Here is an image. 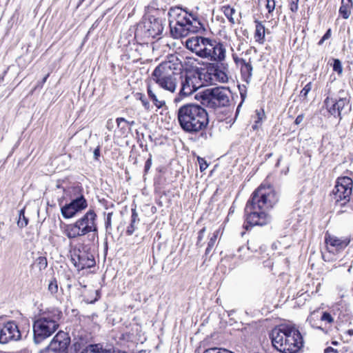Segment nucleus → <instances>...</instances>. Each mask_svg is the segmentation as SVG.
<instances>
[{
    "label": "nucleus",
    "instance_id": "obj_1",
    "mask_svg": "<svg viewBox=\"0 0 353 353\" xmlns=\"http://www.w3.org/2000/svg\"><path fill=\"white\" fill-rule=\"evenodd\" d=\"M279 201V196L270 185L261 184L251 194L245 207L244 228L249 230L255 225H265L271 221L268 210Z\"/></svg>",
    "mask_w": 353,
    "mask_h": 353
},
{
    "label": "nucleus",
    "instance_id": "obj_2",
    "mask_svg": "<svg viewBox=\"0 0 353 353\" xmlns=\"http://www.w3.org/2000/svg\"><path fill=\"white\" fill-rule=\"evenodd\" d=\"M179 125L186 133L196 134L204 131L209 124L206 110L194 103L181 105L176 111Z\"/></svg>",
    "mask_w": 353,
    "mask_h": 353
},
{
    "label": "nucleus",
    "instance_id": "obj_3",
    "mask_svg": "<svg viewBox=\"0 0 353 353\" xmlns=\"http://www.w3.org/2000/svg\"><path fill=\"white\" fill-rule=\"evenodd\" d=\"M169 26L172 36L175 39L185 37L190 33L203 29V25L196 14L188 12L180 7L169 10Z\"/></svg>",
    "mask_w": 353,
    "mask_h": 353
},
{
    "label": "nucleus",
    "instance_id": "obj_4",
    "mask_svg": "<svg viewBox=\"0 0 353 353\" xmlns=\"http://www.w3.org/2000/svg\"><path fill=\"white\" fill-rule=\"evenodd\" d=\"M179 63L165 61L159 64L151 74L152 80L158 86L171 93L175 92L181 73L179 72Z\"/></svg>",
    "mask_w": 353,
    "mask_h": 353
},
{
    "label": "nucleus",
    "instance_id": "obj_5",
    "mask_svg": "<svg viewBox=\"0 0 353 353\" xmlns=\"http://www.w3.org/2000/svg\"><path fill=\"white\" fill-rule=\"evenodd\" d=\"M62 312L57 308L52 309L40 316L33 323V341L39 345L56 332L59 326Z\"/></svg>",
    "mask_w": 353,
    "mask_h": 353
},
{
    "label": "nucleus",
    "instance_id": "obj_6",
    "mask_svg": "<svg viewBox=\"0 0 353 353\" xmlns=\"http://www.w3.org/2000/svg\"><path fill=\"white\" fill-rule=\"evenodd\" d=\"M230 91L224 87H215L204 90L201 96L203 105L212 109L230 105Z\"/></svg>",
    "mask_w": 353,
    "mask_h": 353
},
{
    "label": "nucleus",
    "instance_id": "obj_7",
    "mask_svg": "<svg viewBox=\"0 0 353 353\" xmlns=\"http://www.w3.org/2000/svg\"><path fill=\"white\" fill-rule=\"evenodd\" d=\"M353 180L349 176H339L330 194L335 205L345 207L350 200L352 193Z\"/></svg>",
    "mask_w": 353,
    "mask_h": 353
},
{
    "label": "nucleus",
    "instance_id": "obj_8",
    "mask_svg": "<svg viewBox=\"0 0 353 353\" xmlns=\"http://www.w3.org/2000/svg\"><path fill=\"white\" fill-rule=\"evenodd\" d=\"M339 96L335 98L327 97L325 101V105L328 112L338 118L339 121L342 119V114H348L351 110L350 97L341 90L339 92Z\"/></svg>",
    "mask_w": 353,
    "mask_h": 353
},
{
    "label": "nucleus",
    "instance_id": "obj_9",
    "mask_svg": "<svg viewBox=\"0 0 353 353\" xmlns=\"http://www.w3.org/2000/svg\"><path fill=\"white\" fill-rule=\"evenodd\" d=\"M215 40H212L203 37L195 36L189 38L186 42L188 49L195 52L196 55L201 58L208 59L212 55V50Z\"/></svg>",
    "mask_w": 353,
    "mask_h": 353
},
{
    "label": "nucleus",
    "instance_id": "obj_10",
    "mask_svg": "<svg viewBox=\"0 0 353 353\" xmlns=\"http://www.w3.org/2000/svg\"><path fill=\"white\" fill-rule=\"evenodd\" d=\"M70 339L66 332H59L50 344L39 353H68Z\"/></svg>",
    "mask_w": 353,
    "mask_h": 353
},
{
    "label": "nucleus",
    "instance_id": "obj_11",
    "mask_svg": "<svg viewBox=\"0 0 353 353\" xmlns=\"http://www.w3.org/2000/svg\"><path fill=\"white\" fill-rule=\"evenodd\" d=\"M97 218V215L94 210H89L83 216L76 221L84 235L92 232L93 239L98 237Z\"/></svg>",
    "mask_w": 353,
    "mask_h": 353
},
{
    "label": "nucleus",
    "instance_id": "obj_12",
    "mask_svg": "<svg viewBox=\"0 0 353 353\" xmlns=\"http://www.w3.org/2000/svg\"><path fill=\"white\" fill-rule=\"evenodd\" d=\"M303 338L299 331L290 326L285 344L283 345L282 353H296L303 346Z\"/></svg>",
    "mask_w": 353,
    "mask_h": 353
},
{
    "label": "nucleus",
    "instance_id": "obj_13",
    "mask_svg": "<svg viewBox=\"0 0 353 353\" xmlns=\"http://www.w3.org/2000/svg\"><path fill=\"white\" fill-rule=\"evenodd\" d=\"M71 261L78 270L90 268L95 265L94 256L85 250L74 249L71 254Z\"/></svg>",
    "mask_w": 353,
    "mask_h": 353
},
{
    "label": "nucleus",
    "instance_id": "obj_14",
    "mask_svg": "<svg viewBox=\"0 0 353 353\" xmlns=\"http://www.w3.org/2000/svg\"><path fill=\"white\" fill-rule=\"evenodd\" d=\"M87 207V200L81 193L76 198L72 199L69 203L61 207V212L65 219H70L74 217L77 213L85 210Z\"/></svg>",
    "mask_w": 353,
    "mask_h": 353
},
{
    "label": "nucleus",
    "instance_id": "obj_15",
    "mask_svg": "<svg viewBox=\"0 0 353 353\" xmlns=\"http://www.w3.org/2000/svg\"><path fill=\"white\" fill-rule=\"evenodd\" d=\"M325 243L329 252L339 253L347 247L350 243V238L338 237L326 232L325 235Z\"/></svg>",
    "mask_w": 353,
    "mask_h": 353
},
{
    "label": "nucleus",
    "instance_id": "obj_16",
    "mask_svg": "<svg viewBox=\"0 0 353 353\" xmlns=\"http://www.w3.org/2000/svg\"><path fill=\"white\" fill-rule=\"evenodd\" d=\"M21 338V332L14 321L5 323L0 330V343L2 344L8 343L10 341H18Z\"/></svg>",
    "mask_w": 353,
    "mask_h": 353
},
{
    "label": "nucleus",
    "instance_id": "obj_17",
    "mask_svg": "<svg viewBox=\"0 0 353 353\" xmlns=\"http://www.w3.org/2000/svg\"><path fill=\"white\" fill-rule=\"evenodd\" d=\"M196 80V77L195 76H189L188 74L183 76L181 74V78L179 79L181 88L179 95L174 100L175 103L181 101L183 97L190 96L198 89L199 86L194 83Z\"/></svg>",
    "mask_w": 353,
    "mask_h": 353
},
{
    "label": "nucleus",
    "instance_id": "obj_18",
    "mask_svg": "<svg viewBox=\"0 0 353 353\" xmlns=\"http://www.w3.org/2000/svg\"><path fill=\"white\" fill-rule=\"evenodd\" d=\"M290 326L281 325L274 328L270 334L272 345L278 351L282 350L285 344Z\"/></svg>",
    "mask_w": 353,
    "mask_h": 353
},
{
    "label": "nucleus",
    "instance_id": "obj_19",
    "mask_svg": "<svg viewBox=\"0 0 353 353\" xmlns=\"http://www.w3.org/2000/svg\"><path fill=\"white\" fill-rule=\"evenodd\" d=\"M208 70L219 82L226 83L228 81L229 69L227 63L223 62L211 63Z\"/></svg>",
    "mask_w": 353,
    "mask_h": 353
},
{
    "label": "nucleus",
    "instance_id": "obj_20",
    "mask_svg": "<svg viewBox=\"0 0 353 353\" xmlns=\"http://www.w3.org/2000/svg\"><path fill=\"white\" fill-rule=\"evenodd\" d=\"M144 27L147 30L148 35L153 38L159 36L163 30L162 20L154 16H150L148 18L145 22Z\"/></svg>",
    "mask_w": 353,
    "mask_h": 353
},
{
    "label": "nucleus",
    "instance_id": "obj_21",
    "mask_svg": "<svg viewBox=\"0 0 353 353\" xmlns=\"http://www.w3.org/2000/svg\"><path fill=\"white\" fill-rule=\"evenodd\" d=\"M212 50V55L209 56L208 59L217 62H223L226 57V48L223 43L215 40Z\"/></svg>",
    "mask_w": 353,
    "mask_h": 353
},
{
    "label": "nucleus",
    "instance_id": "obj_22",
    "mask_svg": "<svg viewBox=\"0 0 353 353\" xmlns=\"http://www.w3.org/2000/svg\"><path fill=\"white\" fill-rule=\"evenodd\" d=\"M147 93L149 99L158 109L163 108L165 105V101L159 94V91L152 88L150 85L147 86Z\"/></svg>",
    "mask_w": 353,
    "mask_h": 353
},
{
    "label": "nucleus",
    "instance_id": "obj_23",
    "mask_svg": "<svg viewBox=\"0 0 353 353\" xmlns=\"http://www.w3.org/2000/svg\"><path fill=\"white\" fill-rule=\"evenodd\" d=\"M63 234L70 239L85 236L76 221L74 223L66 225L63 230Z\"/></svg>",
    "mask_w": 353,
    "mask_h": 353
},
{
    "label": "nucleus",
    "instance_id": "obj_24",
    "mask_svg": "<svg viewBox=\"0 0 353 353\" xmlns=\"http://www.w3.org/2000/svg\"><path fill=\"white\" fill-rule=\"evenodd\" d=\"M81 353H125L115 348L103 349L100 344H94L88 345Z\"/></svg>",
    "mask_w": 353,
    "mask_h": 353
},
{
    "label": "nucleus",
    "instance_id": "obj_25",
    "mask_svg": "<svg viewBox=\"0 0 353 353\" xmlns=\"http://www.w3.org/2000/svg\"><path fill=\"white\" fill-rule=\"evenodd\" d=\"M252 66L250 62L245 61L241 65V73L245 81L248 82L252 75Z\"/></svg>",
    "mask_w": 353,
    "mask_h": 353
},
{
    "label": "nucleus",
    "instance_id": "obj_26",
    "mask_svg": "<svg viewBox=\"0 0 353 353\" xmlns=\"http://www.w3.org/2000/svg\"><path fill=\"white\" fill-rule=\"evenodd\" d=\"M255 39L260 43H263L265 39V27L261 22L256 21Z\"/></svg>",
    "mask_w": 353,
    "mask_h": 353
},
{
    "label": "nucleus",
    "instance_id": "obj_27",
    "mask_svg": "<svg viewBox=\"0 0 353 353\" xmlns=\"http://www.w3.org/2000/svg\"><path fill=\"white\" fill-rule=\"evenodd\" d=\"M351 0H347L345 3L344 0H342L341 6L339 8V13L343 19H348L350 15V7L352 6Z\"/></svg>",
    "mask_w": 353,
    "mask_h": 353
},
{
    "label": "nucleus",
    "instance_id": "obj_28",
    "mask_svg": "<svg viewBox=\"0 0 353 353\" xmlns=\"http://www.w3.org/2000/svg\"><path fill=\"white\" fill-rule=\"evenodd\" d=\"M222 10H223L225 16L229 20V21L232 23H234V19L233 18V15L236 12L235 9L230 7V6H224L222 7Z\"/></svg>",
    "mask_w": 353,
    "mask_h": 353
},
{
    "label": "nucleus",
    "instance_id": "obj_29",
    "mask_svg": "<svg viewBox=\"0 0 353 353\" xmlns=\"http://www.w3.org/2000/svg\"><path fill=\"white\" fill-rule=\"evenodd\" d=\"M28 219L25 216V209L24 208L21 209L19 211L17 225L19 228H23L26 227L28 225Z\"/></svg>",
    "mask_w": 353,
    "mask_h": 353
},
{
    "label": "nucleus",
    "instance_id": "obj_30",
    "mask_svg": "<svg viewBox=\"0 0 353 353\" xmlns=\"http://www.w3.org/2000/svg\"><path fill=\"white\" fill-rule=\"evenodd\" d=\"M332 68L339 75L343 73V66L341 61L339 59H333Z\"/></svg>",
    "mask_w": 353,
    "mask_h": 353
},
{
    "label": "nucleus",
    "instance_id": "obj_31",
    "mask_svg": "<svg viewBox=\"0 0 353 353\" xmlns=\"http://www.w3.org/2000/svg\"><path fill=\"white\" fill-rule=\"evenodd\" d=\"M48 289L52 294H55L58 292V283L56 279L50 281Z\"/></svg>",
    "mask_w": 353,
    "mask_h": 353
},
{
    "label": "nucleus",
    "instance_id": "obj_32",
    "mask_svg": "<svg viewBox=\"0 0 353 353\" xmlns=\"http://www.w3.org/2000/svg\"><path fill=\"white\" fill-rule=\"evenodd\" d=\"M312 82H309L308 83H307L304 86V88L302 89V90L301 91L300 97H303V99H305L307 98L308 93L312 90Z\"/></svg>",
    "mask_w": 353,
    "mask_h": 353
},
{
    "label": "nucleus",
    "instance_id": "obj_33",
    "mask_svg": "<svg viewBox=\"0 0 353 353\" xmlns=\"http://www.w3.org/2000/svg\"><path fill=\"white\" fill-rule=\"evenodd\" d=\"M204 353H234L228 350L222 348H209L205 350Z\"/></svg>",
    "mask_w": 353,
    "mask_h": 353
},
{
    "label": "nucleus",
    "instance_id": "obj_34",
    "mask_svg": "<svg viewBox=\"0 0 353 353\" xmlns=\"http://www.w3.org/2000/svg\"><path fill=\"white\" fill-rule=\"evenodd\" d=\"M37 263L39 267V269H45L48 265L47 259L44 256H39L37 259Z\"/></svg>",
    "mask_w": 353,
    "mask_h": 353
},
{
    "label": "nucleus",
    "instance_id": "obj_35",
    "mask_svg": "<svg viewBox=\"0 0 353 353\" xmlns=\"http://www.w3.org/2000/svg\"><path fill=\"white\" fill-rule=\"evenodd\" d=\"M112 212L108 213L105 221V226L107 231L112 230Z\"/></svg>",
    "mask_w": 353,
    "mask_h": 353
},
{
    "label": "nucleus",
    "instance_id": "obj_36",
    "mask_svg": "<svg viewBox=\"0 0 353 353\" xmlns=\"http://www.w3.org/2000/svg\"><path fill=\"white\" fill-rule=\"evenodd\" d=\"M266 8L268 9V14H271L275 9L276 3L275 0H266Z\"/></svg>",
    "mask_w": 353,
    "mask_h": 353
},
{
    "label": "nucleus",
    "instance_id": "obj_37",
    "mask_svg": "<svg viewBox=\"0 0 353 353\" xmlns=\"http://www.w3.org/2000/svg\"><path fill=\"white\" fill-rule=\"evenodd\" d=\"M321 320L323 321H326L329 323H331L334 321V319L333 317L332 316V315L327 312H324L321 317Z\"/></svg>",
    "mask_w": 353,
    "mask_h": 353
},
{
    "label": "nucleus",
    "instance_id": "obj_38",
    "mask_svg": "<svg viewBox=\"0 0 353 353\" xmlns=\"http://www.w3.org/2000/svg\"><path fill=\"white\" fill-rule=\"evenodd\" d=\"M197 161L199 164L200 170L201 172L205 170L208 166L206 161L203 158L199 157L197 158Z\"/></svg>",
    "mask_w": 353,
    "mask_h": 353
},
{
    "label": "nucleus",
    "instance_id": "obj_39",
    "mask_svg": "<svg viewBox=\"0 0 353 353\" xmlns=\"http://www.w3.org/2000/svg\"><path fill=\"white\" fill-rule=\"evenodd\" d=\"M299 1V0H290V9L292 12H296L298 10Z\"/></svg>",
    "mask_w": 353,
    "mask_h": 353
},
{
    "label": "nucleus",
    "instance_id": "obj_40",
    "mask_svg": "<svg viewBox=\"0 0 353 353\" xmlns=\"http://www.w3.org/2000/svg\"><path fill=\"white\" fill-rule=\"evenodd\" d=\"M116 122H117V126L119 128L121 127V122H125V123H128L130 125H134L135 124V122L134 121H129L126 120L125 119H124L123 117L117 118L116 119Z\"/></svg>",
    "mask_w": 353,
    "mask_h": 353
},
{
    "label": "nucleus",
    "instance_id": "obj_41",
    "mask_svg": "<svg viewBox=\"0 0 353 353\" xmlns=\"http://www.w3.org/2000/svg\"><path fill=\"white\" fill-rule=\"evenodd\" d=\"M139 94L140 95L139 99L141 101L142 104L144 106V108L147 110L150 109V103L145 99V96L141 93H139Z\"/></svg>",
    "mask_w": 353,
    "mask_h": 353
},
{
    "label": "nucleus",
    "instance_id": "obj_42",
    "mask_svg": "<svg viewBox=\"0 0 353 353\" xmlns=\"http://www.w3.org/2000/svg\"><path fill=\"white\" fill-rule=\"evenodd\" d=\"M217 234H218V231L214 232L212 236L210 237V241H208V247L213 248V247L214 246L215 242L216 241V239H217Z\"/></svg>",
    "mask_w": 353,
    "mask_h": 353
},
{
    "label": "nucleus",
    "instance_id": "obj_43",
    "mask_svg": "<svg viewBox=\"0 0 353 353\" xmlns=\"http://www.w3.org/2000/svg\"><path fill=\"white\" fill-rule=\"evenodd\" d=\"M331 37V29H328L321 39L319 41L318 45L321 46L325 40H327Z\"/></svg>",
    "mask_w": 353,
    "mask_h": 353
},
{
    "label": "nucleus",
    "instance_id": "obj_44",
    "mask_svg": "<svg viewBox=\"0 0 353 353\" xmlns=\"http://www.w3.org/2000/svg\"><path fill=\"white\" fill-rule=\"evenodd\" d=\"M139 221L138 213L137 212L136 209H132L131 222H132V223H135Z\"/></svg>",
    "mask_w": 353,
    "mask_h": 353
},
{
    "label": "nucleus",
    "instance_id": "obj_45",
    "mask_svg": "<svg viewBox=\"0 0 353 353\" xmlns=\"http://www.w3.org/2000/svg\"><path fill=\"white\" fill-rule=\"evenodd\" d=\"M152 165V156L150 155L149 159L145 161L144 166V172L147 173L148 170L150 169Z\"/></svg>",
    "mask_w": 353,
    "mask_h": 353
},
{
    "label": "nucleus",
    "instance_id": "obj_46",
    "mask_svg": "<svg viewBox=\"0 0 353 353\" xmlns=\"http://www.w3.org/2000/svg\"><path fill=\"white\" fill-rule=\"evenodd\" d=\"M205 232V228H203L199 232V234H198V238H197V242H196V245H199L200 243V242L202 241L203 236H204V233Z\"/></svg>",
    "mask_w": 353,
    "mask_h": 353
},
{
    "label": "nucleus",
    "instance_id": "obj_47",
    "mask_svg": "<svg viewBox=\"0 0 353 353\" xmlns=\"http://www.w3.org/2000/svg\"><path fill=\"white\" fill-rule=\"evenodd\" d=\"M135 230L134 223H130V225L127 228L126 234L130 236L133 234Z\"/></svg>",
    "mask_w": 353,
    "mask_h": 353
},
{
    "label": "nucleus",
    "instance_id": "obj_48",
    "mask_svg": "<svg viewBox=\"0 0 353 353\" xmlns=\"http://www.w3.org/2000/svg\"><path fill=\"white\" fill-rule=\"evenodd\" d=\"M233 59L236 65H243L246 61L243 59L239 58L235 55H233Z\"/></svg>",
    "mask_w": 353,
    "mask_h": 353
},
{
    "label": "nucleus",
    "instance_id": "obj_49",
    "mask_svg": "<svg viewBox=\"0 0 353 353\" xmlns=\"http://www.w3.org/2000/svg\"><path fill=\"white\" fill-rule=\"evenodd\" d=\"M303 119H304V115L303 114L298 115L294 121L295 124L296 125L300 124L301 123L303 122Z\"/></svg>",
    "mask_w": 353,
    "mask_h": 353
},
{
    "label": "nucleus",
    "instance_id": "obj_50",
    "mask_svg": "<svg viewBox=\"0 0 353 353\" xmlns=\"http://www.w3.org/2000/svg\"><path fill=\"white\" fill-rule=\"evenodd\" d=\"M94 158L95 160H98L100 157V146H97L93 152Z\"/></svg>",
    "mask_w": 353,
    "mask_h": 353
},
{
    "label": "nucleus",
    "instance_id": "obj_51",
    "mask_svg": "<svg viewBox=\"0 0 353 353\" xmlns=\"http://www.w3.org/2000/svg\"><path fill=\"white\" fill-rule=\"evenodd\" d=\"M324 352L325 353H330V352L339 353V351L336 349H334L332 347H327L325 349Z\"/></svg>",
    "mask_w": 353,
    "mask_h": 353
},
{
    "label": "nucleus",
    "instance_id": "obj_52",
    "mask_svg": "<svg viewBox=\"0 0 353 353\" xmlns=\"http://www.w3.org/2000/svg\"><path fill=\"white\" fill-rule=\"evenodd\" d=\"M49 73L47 74L44 77L43 79H42L41 82V86H42L47 81V79L49 77Z\"/></svg>",
    "mask_w": 353,
    "mask_h": 353
},
{
    "label": "nucleus",
    "instance_id": "obj_53",
    "mask_svg": "<svg viewBox=\"0 0 353 353\" xmlns=\"http://www.w3.org/2000/svg\"><path fill=\"white\" fill-rule=\"evenodd\" d=\"M112 123V119H109L108 121H107V128L109 129V130H111L112 128H113V125H111L110 124Z\"/></svg>",
    "mask_w": 353,
    "mask_h": 353
},
{
    "label": "nucleus",
    "instance_id": "obj_54",
    "mask_svg": "<svg viewBox=\"0 0 353 353\" xmlns=\"http://www.w3.org/2000/svg\"><path fill=\"white\" fill-rule=\"evenodd\" d=\"M112 123V119H109L108 121H107V128L109 129V130H111L112 128H113V125H111L110 124Z\"/></svg>",
    "mask_w": 353,
    "mask_h": 353
},
{
    "label": "nucleus",
    "instance_id": "obj_55",
    "mask_svg": "<svg viewBox=\"0 0 353 353\" xmlns=\"http://www.w3.org/2000/svg\"><path fill=\"white\" fill-rule=\"evenodd\" d=\"M263 113H261L257 111V115H258V119L259 121L257 122H259V121H261L262 119V116H263Z\"/></svg>",
    "mask_w": 353,
    "mask_h": 353
},
{
    "label": "nucleus",
    "instance_id": "obj_56",
    "mask_svg": "<svg viewBox=\"0 0 353 353\" xmlns=\"http://www.w3.org/2000/svg\"><path fill=\"white\" fill-rule=\"evenodd\" d=\"M212 248H210L208 246L205 250V255H208L210 253V252L212 250Z\"/></svg>",
    "mask_w": 353,
    "mask_h": 353
},
{
    "label": "nucleus",
    "instance_id": "obj_57",
    "mask_svg": "<svg viewBox=\"0 0 353 353\" xmlns=\"http://www.w3.org/2000/svg\"><path fill=\"white\" fill-rule=\"evenodd\" d=\"M347 334L350 336H353V330L352 329H350L348 330L347 332Z\"/></svg>",
    "mask_w": 353,
    "mask_h": 353
},
{
    "label": "nucleus",
    "instance_id": "obj_58",
    "mask_svg": "<svg viewBox=\"0 0 353 353\" xmlns=\"http://www.w3.org/2000/svg\"><path fill=\"white\" fill-rule=\"evenodd\" d=\"M74 190H77V191L81 192L82 190V188H79V187H77V188H75Z\"/></svg>",
    "mask_w": 353,
    "mask_h": 353
},
{
    "label": "nucleus",
    "instance_id": "obj_59",
    "mask_svg": "<svg viewBox=\"0 0 353 353\" xmlns=\"http://www.w3.org/2000/svg\"><path fill=\"white\" fill-rule=\"evenodd\" d=\"M332 343L334 345H338V342L337 341H332Z\"/></svg>",
    "mask_w": 353,
    "mask_h": 353
},
{
    "label": "nucleus",
    "instance_id": "obj_60",
    "mask_svg": "<svg viewBox=\"0 0 353 353\" xmlns=\"http://www.w3.org/2000/svg\"><path fill=\"white\" fill-rule=\"evenodd\" d=\"M307 321H309L312 324V317L308 318Z\"/></svg>",
    "mask_w": 353,
    "mask_h": 353
},
{
    "label": "nucleus",
    "instance_id": "obj_61",
    "mask_svg": "<svg viewBox=\"0 0 353 353\" xmlns=\"http://www.w3.org/2000/svg\"><path fill=\"white\" fill-rule=\"evenodd\" d=\"M233 212H234V210H232V208H230V211H229V214H230V213H232Z\"/></svg>",
    "mask_w": 353,
    "mask_h": 353
},
{
    "label": "nucleus",
    "instance_id": "obj_62",
    "mask_svg": "<svg viewBox=\"0 0 353 353\" xmlns=\"http://www.w3.org/2000/svg\"><path fill=\"white\" fill-rule=\"evenodd\" d=\"M241 98L243 100H244V98H245V95L242 93H241Z\"/></svg>",
    "mask_w": 353,
    "mask_h": 353
},
{
    "label": "nucleus",
    "instance_id": "obj_63",
    "mask_svg": "<svg viewBox=\"0 0 353 353\" xmlns=\"http://www.w3.org/2000/svg\"><path fill=\"white\" fill-rule=\"evenodd\" d=\"M97 300V298H96L94 301H91L90 303H94Z\"/></svg>",
    "mask_w": 353,
    "mask_h": 353
},
{
    "label": "nucleus",
    "instance_id": "obj_64",
    "mask_svg": "<svg viewBox=\"0 0 353 353\" xmlns=\"http://www.w3.org/2000/svg\"><path fill=\"white\" fill-rule=\"evenodd\" d=\"M0 353H6V352H1Z\"/></svg>",
    "mask_w": 353,
    "mask_h": 353
}]
</instances>
